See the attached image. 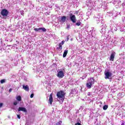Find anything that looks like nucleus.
Returning <instances> with one entry per match:
<instances>
[{
	"instance_id": "8",
	"label": "nucleus",
	"mask_w": 125,
	"mask_h": 125,
	"mask_svg": "<svg viewBox=\"0 0 125 125\" xmlns=\"http://www.w3.org/2000/svg\"><path fill=\"white\" fill-rule=\"evenodd\" d=\"M116 53L115 52H112L110 55V58L109 59L110 61H114L115 58V55Z\"/></svg>"
},
{
	"instance_id": "28",
	"label": "nucleus",
	"mask_w": 125,
	"mask_h": 125,
	"mask_svg": "<svg viewBox=\"0 0 125 125\" xmlns=\"http://www.w3.org/2000/svg\"><path fill=\"white\" fill-rule=\"evenodd\" d=\"M12 91V88H10L9 89V92H11Z\"/></svg>"
},
{
	"instance_id": "18",
	"label": "nucleus",
	"mask_w": 125,
	"mask_h": 125,
	"mask_svg": "<svg viewBox=\"0 0 125 125\" xmlns=\"http://www.w3.org/2000/svg\"><path fill=\"white\" fill-rule=\"evenodd\" d=\"M108 109V105H105L103 106V110H107Z\"/></svg>"
},
{
	"instance_id": "21",
	"label": "nucleus",
	"mask_w": 125,
	"mask_h": 125,
	"mask_svg": "<svg viewBox=\"0 0 125 125\" xmlns=\"http://www.w3.org/2000/svg\"><path fill=\"white\" fill-rule=\"evenodd\" d=\"M69 36H67L66 37V42H68L69 40H70V38H69Z\"/></svg>"
},
{
	"instance_id": "3",
	"label": "nucleus",
	"mask_w": 125,
	"mask_h": 125,
	"mask_svg": "<svg viewBox=\"0 0 125 125\" xmlns=\"http://www.w3.org/2000/svg\"><path fill=\"white\" fill-rule=\"evenodd\" d=\"M34 31H35V32H39V33H41V31L45 32H46V29L44 27H40L39 28H35L34 29Z\"/></svg>"
},
{
	"instance_id": "7",
	"label": "nucleus",
	"mask_w": 125,
	"mask_h": 125,
	"mask_svg": "<svg viewBox=\"0 0 125 125\" xmlns=\"http://www.w3.org/2000/svg\"><path fill=\"white\" fill-rule=\"evenodd\" d=\"M57 77H58V78H63V77H64V72H63L62 70L60 71L58 73Z\"/></svg>"
},
{
	"instance_id": "5",
	"label": "nucleus",
	"mask_w": 125,
	"mask_h": 125,
	"mask_svg": "<svg viewBox=\"0 0 125 125\" xmlns=\"http://www.w3.org/2000/svg\"><path fill=\"white\" fill-rule=\"evenodd\" d=\"M1 15H2V16L7 17V15H8V11L5 9H2L1 11Z\"/></svg>"
},
{
	"instance_id": "22",
	"label": "nucleus",
	"mask_w": 125,
	"mask_h": 125,
	"mask_svg": "<svg viewBox=\"0 0 125 125\" xmlns=\"http://www.w3.org/2000/svg\"><path fill=\"white\" fill-rule=\"evenodd\" d=\"M61 43V44H62V45H63V44H64V43H65V41H62V42H61V43Z\"/></svg>"
},
{
	"instance_id": "2",
	"label": "nucleus",
	"mask_w": 125,
	"mask_h": 125,
	"mask_svg": "<svg viewBox=\"0 0 125 125\" xmlns=\"http://www.w3.org/2000/svg\"><path fill=\"white\" fill-rule=\"evenodd\" d=\"M90 80H92V81H89V82L86 83V86L87 88L90 89L91 88V86H92V84L94 83V78L93 77H91Z\"/></svg>"
},
{
	"instance_id": "6",
	"label": "nucleus",
	"mask_w": 125,
	"mask_h": 125,
	"mask_svg": "<svg viewBox=\"0 0 125 125\" xmlns=\"http://www.w3.org/2000/svg\"><path fill=\"white\" fill-rule=\"evenodd\" d=\"M105 77L104 79H110L112 77V73L110 72L107 71L104 73Z\"/></svg>"
},
{
	"instance_id": "29",
	"label": "nucleus",
	"mask_w": 125,
	"mask_h": 125,
	"mask_svg": "<svg viewBox=\"0 0 125 125\" xmlns=\"http://www.w3.org/2000/svg\"><path fill=\"white\" fill-rule=\"evenodd\" d=\"M87 95H88V96H90V92H88Z\"/></svg>"
},
{
	"instance_id": "14",
	"label": "nucleus",
	"mask_w": 125,
	"mask_h": 125,
	"mask_svg": "<svg viewBox=\"0 0 125 125\" xmlns=\"http://www.w3.org/2000/svg\"><path fill=\"white\" fill-rule=\"evenodd\" d=\"M16 99H17V100H18V101H21V100H22V99H21V96H18L16 97Z\"/></svg>"
},
{
	"instance_id": "12",
	"label": "nucleus",
	"mask_w": 125,
	"mask_h": 125,
	"mask_svg": "<svg viewBox=\"0 0 125 125\" xmlns=\"http://www.w3.org/2000/svg\"><path fill=\"white\" fill-rule=\"evenodd\" d=\"M22 87L23 88V89H24V90H25L26 91H29V87L27 86V85H23Z\"/></svg>"
},
{
	"instance_id": "19",
	"label": "nucleus",
	"mask_w": 125,
	"mask_h": 125,
	"mask_svg": "<svg viewBox=\"0 0 125 125\" xmlns=\"http://www.w3.org/2000/svg\"><path fill=\"white\" fill-rule=\"evenodd\" d=\"M5 83V80L4 79L1 80L0 81V83Z\"/></svg>"
},
{
	"instance_id": "16",
	"label": "nucleus",
	"mask_w": 125,
	"mask_h": 125,
	"mask_svg": "<svg viewBox=\"0 0 125 125\" xmlns=\"http://www.w3.org/2000/svg\"><path fill=\"white\" fill-rule=\"evenodd\" d=\"M58 49H61V50H62V45L60 43L59 44V47L58 48Z\"/></svg>"
},
{
	"instance_id": "4",
	"label": "nucleus",
	"mask_w": 125,
	"mask_h": 125,
	"mask_svg": "<svg viewBox=\"0 0 125 125\" xmlns=\"http://www.w3.org/2000/svg\"><path fill=\"white\" fill-rule=\"evenodd\" d=\"M69 17L71 21H72L73 23H76V21H77V19L76 18V16L75 15L71 14L70 15H69Z\"/></svg>"
},
{
	"instance_id": "24",
	"label": "nucleus",
	"mask_w": 125,
	"mask_h": 125,
	"mask_svg": "<svg viewBox=\"0 0 125 125\" xmlns=\"http://www.w3.org/2000/svg\"><path fill=\"white\" fill-rule=\"evenodd\" d=\"M71 27V25L70 24L67 25L66 27V29H69Z\"/></svg>"
},
{
	"instance_id": "20",
	"label": "nucleus",
	"mask_w": 125,
	"mask_h": 125,
	"mask_svg": "<svg viewBox=\"0 0 125 125\" xmlns=\"http://www.w3.org/2000/svg\"><path fill=\"white\" fill-rule=\"evenodd\" d=\"M17 104H18V102H14V103H13V104L15 106H16V105H17Z\"/></svg>"
},
{
	"instance_id": "17",
	"label": "nucleus",
	"mask_w": 125,
	"mask_h": 125,
	"mask_svg": "<svg viewBox=\"0 0 125 125\" xmlns=\"http://www.w3.org/2000/svg\"><path fill=\"white\" fill-rule=\"evenodd\" d=\"M82 24V22L80 21H79L76 23V26H81V24Z\"/></svg>"
},
{
	"instance_id": "9",
	"label": "nucleus",
	"mask_w": 125,
	"mask_h": 125,
	"mask_svg": "<svg viewBox=\"0 0 125 125\" xmlns=\"http://www.w3.org/2000/svg\"><path fill=\"white\" fill-rule=\"evenodd\" d=\"M18 111L19 112H20V111H22V112H24V113H27V109H26V108L25 107H19Z\"/></svg>"
},
{
	"instance_id": "10",
	"label": "nucleus",
	"mask_w": 125,
	"mask_h": 125,
	"mask_svg": "<svg viewBox=\"0 0 125 125\" xmlns=\"http://www.w3.org/2000/svg\"><path fill=\"white\" fill-rule=\"evenodd\" d=\"M49 102L50 105H52V103L53 102V98H52V94H50L49 98Z\"/></svg>"
},
{
	"instance_id": "11",
	"label": "nucleus",
	"mask_w": 125,
	"mask_h": 125,
	"mask_svg": "<svg viewBox=\"0 0 125 125\" xmlns=\"http://www.w3.org/2000/svg\"><path fill=\"white\" fill-rule=\"evenodd\" d=\"M66 19H67L66 16H63L61 17L60 21L62 22V23H64V22H66Z\"/></svg>"
},
{
	"instance_id": "27",
	"label": "nucleus",
	"mask_w": 125,
	"mask_h": 125,
	"mask_svg": "<svg viewBox=\"0 0 125 125\" xmlns=\"http://www.w3.org/2000/svg\"><path fill=\"white\" fill-rule=\"evenodd\" d=\"M3 105V104H2V103H0V108L1 107H2Z\"/></svg>"
},
{
	"instance_id": "15",
	"label": "nucleus",
	"mask_w": 125,
	"mask_h": 125,
	"mask_svg": "<svg viewBox=\"0 0 125 125\" xmlns=\"http://www.w3.org/2000/svg\"><path fill=\"white\" fill-rule=\"evenodd\" d=\"M62 125V121H60L56 123V125Z\"/></svg>"
},
{
	"instance_id": "1",
	"label": "nucleus",
	"mask_w": 125,
	"mask_h": 125,
	"mask_svg": "<svg viewBox=\"0 0 125 125\" xmlns=\"http://www.w3.org/2000/svg\"><path fill=\"white\" fill-rule=\"evenodd\" d=\"M65 95L66 94L63 90H61L58 91L57 93V97L58 99V101L59 102H62L61 103H63L64 102V100H65Z\"/></svg>"
},
{
	"instance_id": "23",
	"label": "nucleus",
	"mask_w": 125,
	"mask_h": 125,
	"mask_svg": "<svg viewBox=\"0 0 125 125\" xmlns=\"http://www.w3.org/2000/svg\"><path fill=\"white\" fill-rule=\"evenodd\" d=\"M75 125H82V124L79 122L76 123Z\"/></svg>"
},
{
	"instance_id": "13",
	"label": "nucleus",
	"mask_w": 125,
	"mask_h": 125,
	"mask_svg": "<svg viewBox=\"0 0 125 125\" xmlns=\"http://www.w3.org/2000/svg\"><path fill=\"white\" fill-rule=\"evenodd\" d=\"M67 54H68V50H65L63 54V57H66V56H67Z\"/></svg>"
},
{
	"instance_id": "26",
	"label": "nucleus",
	"mask_w": 125,
	"mask_h": 125,
	"mask_svg": "<svg viewBox=\"0 0 125 125\" xmlns=\"http://www.w3.org/2000/svg\"><path fill=\"white\" fill-rule=\"evenodd\" d=\"M17 118H18V119H21V116H20V115H17Z\"/></svg>"
},
{
	"instance_id": "25",
	"label": "nucleus",
	"mask_w": 125,
	"mask_h": 125,
	"mask_svg": "<svg viewBox=\"0 0 125 125\" xmlns=\"http://www.w3.org/2000/svg\"><path fill=\"white\" fill-rule=\"evenodd\" d=\"M33 97H34V94H31L30 95V98H33Z\"/></svg>"
}]
</instances>
